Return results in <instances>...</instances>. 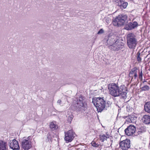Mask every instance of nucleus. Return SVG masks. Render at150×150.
<instances>
[{"label": "nucleus", "mask_w": 150, "mask_h": 150, "mask_svg": "<svg viewBox=\"0 0 150 150\" xmlns=\"http://www.w3.org/2000/svg\"><path fill=\"white\" fill-rule=\"evenodd\" d=\"M109 93L114 97L121 96L126 98L127 96L126 88L124 85L119 86L117 84L112 83L108 86Z\"/></svg>", "instance_id": "f257e3e1"}, {"label": "nucleus", "mask_w": 150, "mask_h": 150, "mask_svg": "<svg viewBox=\"0 0 150 150\" xmlns=\"http://www.w3.org/2000/svg\"><path fill=\"white\" fill-rule=\"evenodd\" d=\"M93 103L96 106L98 112H101L105 108L109 107L111 103L109 101L106 102L103 98L98 97L93 99Z\"/></svg>", "instance_id": "f03ea898"}, {"label": "nucleus", "mask_w": 150, "mask_h": 150, "mask_svg": "<svg viewBox=\"0 0 150 150\" xmlns=\"http://www.w3.org/2000/svg\"><path fill=\"white\" fill-rule=\"evenodd\" d=\"M75 105V107L80 110L84 111L87 109V104L84 98L81 96L78 99H77Z\"/></svg>", "instance_id": "7ed1b4c3"}, {"label": "nucleus", "mask_w": 150, "mask_h": 150, "mask_svg": "<svg viewBox=\"0 0 150 150\" xmlns=\"http://www.w3.org/2000/svg\"><path fill=\"white\" fill-rule=\"evenodd\" d=\"M126 15H120L116 17L112 21L113 24L115 26H119L123 25L127 19Z\"/></svg>", "instance_id": "20e7f679"}, {"label": "nucleus", "mask_w": 150, "mask_h": 150, "mask_svg": "<svg viewBox=\"0 0 150 150\" xmlns=\"http://www.w3.org/2000/svg\"><path fill=\"white\" fill-rule=\"evenodd\" d=\"M31 136L23 137L21 141V147L24 150H28L32 146Z\"/></svg>", "instance_id": "39448f33"}, {"label": "nucleus", "mask_w": 150, "mask_h": 150, "mask_svg": "<svg viewBox=\"0 0 150 150\" xmlns=\"http://www.w3.org/2000/svg\"><path fill=\"white\" fill-rule=\"evenodd\" d=\"M115 38H111L110 40V44L109 48L112 50L116 51L121 48L122 45L116 37Z\"/></svg>", "instance_id": "423d86ee"}, {"label": "nucleus", "mask_w": 150, "mask_h": 150, "mask_svg": "<svg viewBox=\"0 0 150 150\" xmlns=\"http://www.w3.org/2000/svg\"><path fill=\"white\" fill-rule=\"evenodd\" d=\"M133 34H129L127 35V44L130 48H134L136 45V39L133 37Z\"/></svg>", "instance_id": "0eeeda50"}, {"label": "nucleus", "mask_w": 150, "mask_h": 150, "mask_svg": "<svg viewBox=\"0 0 150 150\" xmlns=\"http://www.w3.org/2000/svg\"><path fill=\"white\" fill-rule=\"evenodd\" d=\"M76 136L75 133L72 130H70L65 132L64 139L67 142H71Z\"/></svg>", "instance_id": "6e6552de"}, {"label": "nucleus", "mask_w": 150, "mask_h": 150, "mask_svg": "<svg viewBox=\"0 0 150 150\" xmlns=\"http://www.w3.org/2000/svg\"><path fill=\"white\" fill-rule=\"evenodd\" d=\"M120 147L122 150H127L130 146V140L127 139L121 141L120 143Z\"/></svg>", "instance_id": "1a4fd4ad"}, {"label": "nucleus", "mask_w": 150, "mask_h": 150, "mask_svg": "<svg viewBox=\"0 0 150 150\" xmlns=\"http://www.w3.org/2000/svg\"><path fill=\"white\" fill-rule=\"evenodd\" d=\"M9 143L10 147L13 150H18L20 149L18 142L16 140H10Z\"/></svg>", "instance_id": "9d476101"}, {"label": "nucleus", "mask_w": 150, "mask_h": 150, "mask_svg": "<svg viewBox=\"0 0 150 150\" xmlns=\"http://www.w3.org/2000/svg\"><path fill=\"white\" fill-rule=\"evenodd\" d=\"M135 127L132 125L129 126L125 130L126 134L129 136L132 135L135 133Z\"/></svg>", "instance_id": "9b49d317"}, {"label": "nucleus", "mask_w": 150, "mask_h": 150, "mask_svg": "<svg viewBox=\"0 0 150 150\" xmlns=\"http://www.w3.org/2000/svg\"><path fill=\"white\" fill-rule=\"evenodd\" d=\"M138 24L136 22L130 23L125 27V29L127 30H130L134 28Z\"/></svg>", "instance_id": "f8f14e48"}, {"label": "nucleus", "mask_w": 150, "mask_h": 150, "mask_svg": "<svg viewBox=\"0 0 150 150\" xmlns=\"http://www.w3.org/2000/svg\"><path fill=\"white\" fill-rule=\"evenodd\" d=\"M137 72L138 70L137 68L135 67L133 68L129 73V76L132 78L134 76V78L136 79L137 76Z\"/></svg>", "instance_id": "ddd939ff"}, {"label": "nucleus", "mask_w": 150, "mask_h": 150, "mask_svg": "<svg viewBox=\"0 0 150 150\" xmlns=\"http://www.w3.org/2000/svg\"><path fill=\"white\" fill-rule=\"evenodd\" d=\"M143 122L145 124H148L150 123V116L145 115L142 119Z\"/></svg>", "instance_id": "4468645a"}, {"label": "nucleus", "mask_w": 150, "mask_h": 150, "mask_svg": "<svg viewBox=\"0 0 150 150\" xmlns=\"http://www.w3.org/2000/svg\"><path fill=\"white\" fill-rule=\"evenodd\" d=\"M7 147V142L0 140V150H6Z\"/></svg>", "instance_id": "2eb2a0df"}, {"label": "nucleus", "mask_w": 150, "mask_h": 150, "mask_svg": "<svg viewBox=\"0 0 150 150\" xmlns=\"http://www.w3.org/2000/svg\"><path fill=\"white\" fill-rule=\"evenodd\" d=\"M100 140L102 142H103L107 140L108 138H109V136L108 134H100L99 135Z\"/></svg>", "instance_id": "dca6fc26"}, {"label": "nucleus", "mask_w": 150, "mask_h": 150, "mask_svg": "<svg viewBox=\"0 0 150 150\" xmlns=\"http://www.w3.org/2000/svg\"><path fill=\"white\" fill-rule=\"evenodd\" d=\"M144 109L146 112L150 113V102L146 103L144 105Z\"/></svg>", "instance_id": "f3484780"}, {"label": "nucleus", "mask_w": 150, "mask_h": 150, "mask_svg": "<svg viewBox=\"0 0 150 150\" xmlns=\"http://www.w3.org/2000/svg\"><path fill=\"white\" fill-rule=\"evenodd\" d=\"M50 127L51 130L53 131L57 129L58 128L57 126L54 124L53 122H51L50 123Z\"/></svg>", "instance_id": "a211bd4d"}, {"label": "nucleus", "mask_w": 150, "mask_h": 150, "mask_svg": "<svg viewBox=\"0 0 150 150\" xmlns=\"http://www.w3.org/2000/svg\"><path fill=\"white\" fill-rule=\"evenodd\" d=\"M122 3H121V5H119V6H120L121 8H126L128 5V4L127 2H125L123 0L122 1Z\"/></svg>", "instance_id": "6ab92c4d"}, {"label": "nucleus", "mask_w": 150, "mask_h": 150, "mask_svg": "<svg viewBox=\"0 0 150 150\" xmlns=\"http://www.w3.org/2000/svg\"><path fill=\"white\" fill-rule=\"evenodd\" d=\"M67 121L69 123H71V120H72L73 117V116L71 113L70 114L68 115L67 116Z\"/></svg>", "instance_id": "aec40b11"}, {"label": "nucleus", "mask_w": 150, "mask_h": 150, "mask_svg": "<svg viewBox=\"0 0 150 150\" xmlns=\"http://www.w3.org/2000/svg\"><path fill=\"white\" fill-rule=\"evenodd\" d=\"M129 119L128 121L131 122H134L136 119V117H133L132 115H129Z\"/></svg>", "instance_id": "412c9836"}, {"label": "nucleus", "mask_w": 150, "mask_h": 150, "mask_svg": "<svg viewBox=\"0 0 150 150\" xmlns=\"http://www.w3.org/2000/svg\"><path fill=\"white\" fill-rule=\"evenodd\" d=\"M149 89V87L147 85H144L141 88V91H148Z\"/></svg>", "instance_id": "4be33fe9"}, {"label": "nucleus", "mask_w": 150, "mask_h": 150, "mask_svg": "<svg viewBox=\"0 0 150 150\" xmlns=\"http://www.w3.org/2000/svg\"><path fill=\"white\" fill-rule=\"evenodd\" d=\"M115 3V4L119 6V5H121V3L122 0H114Z\"/></svg>", "instance_id": "5701e85b"}, {"label": "nucleus", "mask_w": 150, "mask_h": 150, "mask_svg": "<svg viewBox=\"0 0 150 150\" xmlns=\"http://www.w3.org/2000/svg\"><path fill=\"white\" fill-rule=\"evenodd\" d=\"M140 50H139L138 52H137V60L139 62L141 61V58L140 57Z\"/></svg>", "instance_id": "b1692460"}, {"label": "nucleus", "mask_w": 150, "mask_h": 150, "mask_svg": "<svg viewBox=\"0 0 150 150\" xmlns=\"http://www.w3.org/2000/svg\"><path fill=\"white\" fill-rule=\"evenodd\" d=\"M92 145L95 147H97L98 146L99 144H96L94 141H93L91 143Z\"/></svg>", "instance_id": "393cba45"}, {"label": "nucleus", "mask_w": 150, "mask_h": 150, "mask_svg": "<svg viewBox=\"0 0 150 150\" xmlns=\"http://www.w3.org/2000/svg\"><path fill=\"white\" fill-rule=\"evenodd\" d=\"M104 32V30L103 29H100V30L98 32L97 34L98 35L101 34Z\"/></svg>", "instance_id": "a878e982"}, {"label": "nucleus", "mask_w": 150, "mask_h": 150, "mask_svg": "<svg viewBox=\"0 0 150 150\" xmlns=\"http://www.w3.org/2000/svg\"><path fill=\"white\" fill-rule=\"evenodd\" d=\"M61 102V100H59L57 101V103L60 104Z\"/></svg>", "instance_id": "bb28decb"}, {"label": "nucleus", "mask_w": 150, "mask_h": 150, "mask_svg": "<svg viewBox=\"0 0 150 150\" xmlns=\"http://www.w3.org/2000/svg\"><path fill=\"white\" fill-rule=\"evenodd\" d=\"M139 78H141V73H139Z\"/></svg>", "instance_id": "cd10ccee"}, {"label": "nucleus", "mask_w": 150, "mask_h": 150, "mask_svg": "<svg viewBox=\"0 0 150 150\" xmlns=\"http://www.w3.org/2000/svg\"><path fill=\"white\" fill-rule=\"evenodd\" d=\"M141 78H142V71H141Z\"/></svg>", "instance_id": "c85d7f7f"}, {"label": "nucleus", "mask_w": 150, "mask_h": 150, "mask_svg": "<svg viewBox=\"0 0 150 150\" xmlns=\"http://www.w3.org/2000/svg\"><path fill=\"white\" fill-rule=\"evenodd\" d=\"M139 133H138V134H139L141 133V132L139 131Z\"/></svg>", "instance_id": "c756f323"}, {"label": "nucleus", "mask_w": 150, "mask_h": 150, "mask_svg": "<svg viewBox=\"0 0 150 150\" xmlns=\"http://www.w3.org/2000/svg\"><path fill=\"white\" fill-rule=\"evenodd\" d=\"M109 41L108 40V42H107L108 43Z\"/></svg>", "instance_id": "7c9ffc66"}]
</instances>
